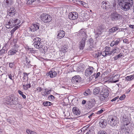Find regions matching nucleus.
<instances>
[{
	"mask_svg": "<svg viewBox=\"0 0 134 134\" xmlns=\"http://www.w3.org/2000/svg\"><path fill=\"white\" fill-rule=\"evenodd\" d=\"M119 4L124 11L129 10L132 7L133 4L132 0H119Z\"/></svg>",
	"mask_w": 134,
	"mask_h": 134,
	"instance_id": "f257e3e1",
	"label": "nucleus"
},
{
	"mask_svg": "<svg viewBox=\"0 0 134 134\" xmlns=\"http://www.w3.org/2000/svg\"><path fill=\"white\" fill-rule=\"evenodd\" d=\"M78 34L80 36V37H83L79 44L80 48L81 49H83L85 46L86 39L87 38V35L83 29L80 30Z\"/></svg>",
	"mask_w": 134,
	"mask_h": 134,
	"instance_id": "f03ea898",
	"label": "nucleus"
},
{
	"mask_svg": "<svg viewBox=\"0 0 134 134\" xmlns=\"http://www.w3.org/2000/svg\"><path fill=\"white\" fill-rule=\"evenodd\" d=\"M34 42L33 44L34 47L37 49H39L43 47L42 42L41 41V39L36 37L33 39Z\"/></svg>",
	"mask_w": 134,
	"mask_h": 134,
	"instance_id": "7ed1b4c3",
	"label": "nucleus"
},
{
	"mask_svg": "<svg viewBox=\"0 0 134 134\" xmlns=\"http://www.w3.org/2000/svg\"><path fill=\"white\" fill-rule=\"evenodd\" d=\"M41 20L44 23H48L50 22L52 20L51 16L46 13H42L40 16Z\"/></svg>",
	"mask_w": 134,
	"mask_h": 134,
	"instance_id": "20e7f679",
	"label": "nucleus"
},
{
	"mask_svg": "<svg viewBox=\"0 0 134 134\" xmlns=\"http://www.w3.org/2000/svg\"><path fill=\"white\" fill-rule=\"evenodd\" d=\"M6 100L7 102L9 103L10 104H16L18 103L16 100V98L13 95H11L5 97Z\"/></svg>",
	"mask_w": 134,
	"mask_h": 134,
	"instance_id": "39448f33",
	"label": "nucleus"
},
{
	"mask_svg": "<svg viewBox=\"0 0 134 134\" xmlns=\"http://www.w3.org/2000/svg\"><path fill=\"white\" fill-rule=\"evenodd\" d=\"M108 122L110 126L113 127H116L118 125L117 123H118L117 122V117L114 116L109 118Z\"/></svg>",
	"mask_w": 134,
	"mask_h": 134,
	"instance_id": "423d86ee",
	"label": "nucleus"
},
{
	"mask_svg": "<svg viewBox=\"0 0 134 134\" xmlns=\"http://www.w3.org/2000/svg\"><path fill=\"white\" fill-rule=\"evenodd\" d=\"M18 53V46L15 44L14 46L8 52V55H12L17 54Z\"/></svg>",
	"mask_w": 134,
	"mask_h": 134,
	"instance_id": "0eeeda50",
	"label": "nucleus"
},
{
	"mask_svg": "<svg viewBox=\"0 0 134 134\" xmlns=\"http://www.w3.org/2000/svg\"><path fill=\"white\" fill-rule=\"evenodd\" d=\"M121 15L116 12L112 13L110 15V18L112 20H116L121 17Z\"/></svg>",
	"mask_w": 134,
	"mask_h": 134,
	"instance_id": "6e6552de",
	"label": "nucleus"
},
{
	"mask_svg": "<svg viewBox=\"0 0 134 134\" xmlns=\"http://www.w3.org/2000/svg\"><path fill=\"white\" fill-rule=\"evenodd\" d=\"M7 15L13 17L15 15L16 10L15 8L12 7L7 8Z\"/></svg>",
	"mask_w": 134,
	"mask_h": 134,
	"instance_id": "1a4fd4ad",
	"label": "nucleus"
},
{
	"mask_svg": "<svg viewBox=\"0 0 134 134\" xmlns=\"http://www.w3.org/2000/svg\"><path fill=\"white\" fill-rule=\"evenodd\" d=\"M78 17V13L76 12H72L69 13L68 14V18L71 20L76 19Z\"/></svg>",
	"mask_w": 134,
	"mask_h": 134,
	"instance_id": "9d476101",
	"label": "nucleus"
},
{
	"mask_svg": "<svg viewBox=\"0 0 134 134\" xmlns=\"http://www.w3.org/2000/svg\"><path fill=\"white\" fill-rule=\"evenodd\" d=\"M94 69L92 66H89L86 70L85 74V75L87 76H89L93 73L94 72Z\"/></svg>",
	"mask_w": 134,
	"mask_h": 134,
	"instance_id": "9b49d317",
	"label": "nucleus"
},
{
	"mask_svg": "<svg viewBox=\"0 0 134 134\" xmlns=\"http://www.w3.org/2000/svg\"><path fill=\"white\" fill-rule=\"evenodd\" d=\"M101 4L102 7L106 10H108L111 8V6L109 3L106 1L102 2Z\"/></svg>",
	"mask_w": 134,
	"mask_h": 134,
	"instance_id": "f8f14e48",
	"label": "nucleus"
},
{
	"mask_svg": "<svg viewBox=\"0 0 134 134\" xmlns=\"http://www.w3.org/2000/svg\"><path fill=\"white\" fill-rule=\"evenodd\" d=\"M81 78L79 75L75 76L73 77L72 79V82L74 84L77 85L80 82Z\"/></svg>",
	"mask_w": 134,
	"mask_h": 134,
	"instance_id": "ddd939ff",
	"label": "nucleus"
},
{
	"mask_svg": "<svg viewBox=\"0 0 134 134\" xmlns=\"http://www.w3.org/2000/svg\"><path fill=\"white\" fill-rule=\"evenodd\" d=\"M39 28V24L38 23L32 24L30 27L31 31L32 32H34L35 31L37 30Z\"/></svg>",
	"mask_w": 134,
	"mask_h": 134,
	"instance_id": "4468645a",
	"label": "nucleus"
},
{
	"mask_svg": "<svg viewBox=\"0 0 134 134\" xmlns=\"http://www.w3.org/2000/svg\"><path fill=\"white\" fill-rule=\"evenodd\" d=\"M12 0H4L3 5L7 8L10 7L12 4Z\"/></svg>",
	"mask_w": 134,
	"mask_h": 134,
	"instance_id": "2eb2a0df",
	"label": "nucleus"
},
{
	"mask_svg": "<svg viewBox=\"0 0 134 134\" xmlns=\"http://www.w3.org/2000/svg\"><path fill=\"white\" fill-rule=\"evenodd\" d=\"M5 26L8 29L12 28L14 27V24L11 20L5 22Z\"/></svg>",
	"mask_w": 134,
	"mask_h": 134,
	"instance_id": "dca6fc26",
	"label": "nucleus"
},
{
	"mask_svg": "<svg viewBox=\"0 0 134 134\" xmlns=\"http://www.w3.org/2000/svg\"><path fill=\"white\" fill-rule=\"evenodd\" d=\"M104 29V27L103 25H100L95 31L96 35H98L99 36V35H100L103 32V30Z\"/></svg>",
	"mask_w": 134,
	"mask_h": 134,
	"instance_id": "f3484780",
	"label": "nucleus"
},
{
	"mask_svg": "<svg viewBox=\"0 0 134 134\" xmlns=\"http://www.w3.org/2000/svg\"><path fill=\"white\" fill-rule=\"evenodd\" d=\"M57 75L56 72L55 71H50L46 74V75L47 76H49L50 77L53 78L55 77Z\"/></svg>",
	"mask_w": 134,
	"mask_h": 134,
	"instance_id": "a211bd4d",
	"label": "nucleus"
},
{
	"mask_svg": "<svg viewBox=\"0 0 134 134\" xmlns=\"http://www.w3.org/2000/svg\"><path fill=\"white\" fill-rule=\"evenodd\" d=\"M58 38L61 39L65 36V32L62 30H59L58 31Z\"/></svg>",
	"mask_w": 134,
	"mask_h": 134,
	"instance_id": "6ab92c4d",
	"label": "nucleus"
},
{
	"mask_svg": "<svg viewBox=\"0 0 134 134\" xmlns=\"http://www.w3.org/2000/svg\"><path fill=\"white\" fill-rule=\"evenodd\" d=\"M99 125L101 128L105 127L107 125V121L104 119L100 120L99 122Z\"/></svg>",
	"mask_w": 134,
	"mask_h": 134,
	"instance_id": "aec40b11",
	"label": "nucleus"
},
{
	"mask_svg": "<svg viewBox=\"0 0 134 134\" xmlns=\"http://www.w3.org/2000/svg\"><path fill=\"white\" fill-rule=\"evenodd\" d=\"M125 125H123L121 127V131L123 134H128L129 130L126 128Z\"/></svg>",
	"mask_w": 134,
	"mask_h": 134,
	"instance_id": "412c9836",
	"label": "nucleus"
},
{
	"mask_svg": "<svg viewBox=\"0 0 134 134\" xmlns=\"http://www.w3.org/2000/svg\"><path fill=\"white\" fill-rule=\"evenodd\" d=\"M51 90H49L47 88H45L44 90H43L41 92V94L43 96H45L47 95H48L50 94L51 92Z\"/></svg>",
	"mask_w": 134,
	"mask_h": 134,
	"instance_id": "4be33fe9",
	"label": "nucleus"
},
{
	"mask_svg": "<svg viewBox=\"0 0 134 134\" xmlns=\"http://www.w3.org/2000/svg\"><path fill=\"white\" fill-rule=\"evenodd\" d=\"M108 92V91L107 89H104L101 91L100 94L105 97H108L109 95Z\"/></svg>",
	"mask_w": 134,
	"mask_h": 134,
	"instance_id": "5701e85b",
	"label": "nucleus"
},
{
	"mask_svg": "<svg viewBox=\"0 0 134 134\" xmlns=\"http://www.w3.org/2000/svg\"><path fill=\"white\" fill-rule=\"evenodd\" d=\"M72 112L73 113L77 115H79L80 113V111L76 107H74L72 108Z\"/></svg>",
	"mask_w": 134,
	"mask_h": 134,
	"instance_id": "b1692460",
	"label": "nucleus"
},
{
	"mask_svg": "<svg viewBox=\"0 0 134 134\" xmlns=\"http://www.w3.org/2000/svg\"><path fill=\"white\" fill-rule=\"evenodd\" d=\"M120 42V40L119 38L115 40L114 41L112 42L110 44V46H113L115 45H117Z\"/></svg>",
	"mask_w": 134,
	"mask_h": 134,
	"instance_id": "393cba45",
	"label": "nucleus"
},
{
	"mask_svg": "<svg viewBox=\"0 0 134 134\" xmlns=\"http://www.w3.org/2000/svg\"><path fill=\"white\" fill-rule=\"evenodd\" d=\"M12 22L14 24V26L19 25L20 23V20L18 19L13 18L12 19Z\"/></svg>",
	"mask_w": 134,
	"mask_h": 134,
	"instance_id": "a878e982",
	"label": "nucleus"
},
{
	"mask_svg": "<svg viewBox=\"0 0 134 134\" xmlns=\"http://www.w3.org/2000/svg\"><path fill=\"white\" fill-rule=\"evenodd\" d=\"M123 125H125V126H127L130 123V120L127 117L125 118L123 117Z\"/></svg>",
	"mask_w": 134,
	"mask_h": 134,
	"instance_id": "bb28decb",
	"label": "nucleus"
},
{
	"mask_svg": "<svg viewBox=\"0 0 134 134\" xmlns=\"http://www.w3.org/2000/svg\"><path fill=\"white\" fill-rule=\"evenodd\" d=\"M100 88L99 87H97L94 89L93 93L94 95H96L98 94L100 92Z\"/></svg>",
	"mask_w": 134,
	"mask_h": 134,
	"instance_id": "cd10ccee",
	"label": "nucleus"
},
{
	"mask_svg": "<svg viewBox=\"0 0 134 134\" xmlns=\"http://www.w3.org/2000/svg\"><path fill=\"white\" fill-rule=\"evenodd\" d=\"M34 2L36 3H40V0H27V4H31Z\"/></svg>",
	"mask_w": 134,
	"mask_h": 134,
	"instance_id": "c85d7f7f",
	"label": "nucleus"
},
{
	"mask_svg": "<svg viewBox=\"0 0 134 134\" xmlns=\"http://www.w3.org/2000/svg\"><path fill=\"white\" fill-rule=\"evenodd\" d=\"M68 48V47L67 46L65 45L63 46L60 49V51L63 53H64L66 52V50Z\"/></svg>",
	"mask_w": 134,
	"mask_h": 134,
	"instance_id": "c756f323",
	"label": "nucleus"
},
{
	"mask_svg": "<svg viewBox=\"0 0 134 134\" xmlns=\"http://www.w3.org/2000/svg\"><path fill=\"white\" fill-rule=\"evenodd\" d=\"M118 29V28L116 27H113L111 29L109 30V34H111V33L114 32L115 31L117 30Z\"/></svg>",
	"mask_w": 134,
	"mask_h": 134,
	"instance_id": "7c9ffc66",
	"label": "nucleus"
},
{
	"mask_svg": "<svg viewBox=\"0 0 134 134\" xmlns=\"http://www.w3.org/2000/svg\"><path fill=\"white\" fill-rule=\"evenodd\" d=\"M125 79L126 80L128 81L134 79V74L132 75L127 76L126 77Z\"/></svg>",
	"mask_w": 134,
	"mask_h": 134,
	"instance_id": "2f4dec72",
	"label": "nucleus"
},
{
	"mask_svg": "<svg viewBox=\"0 0 134 134\" xmlns=\"http://www.w3.org/2000/svg\"><path fill=\"white\" fill-rule=\"evenodd\" d=\"M31 85L29 84H27L25 85H23V89L25 90H27L29 88L31 87Z\"/></svg>",
	"mask_w": 134,
	"mask_h": 134,
	"instance_id": "473e14b6",
	"label": "nucleus"
},
{
	"mask_svg": "<svg viewBox=\"0 0 134 134\" xmlns=\"http://www.w3.org/2000/svg\"><path fill=\"white\" fill-rule=\"evenodd\" d=\"M26 132L28 134H37L36 133L35 131H32L28 129L26 130Z\"/></svg>",
	"mask_w": 134,
	"mask_h": 134,
	"instance_id": "72a5a7b5",
	"label": "nucleus"
},
{
	"mask_svg": "<svg viewBox=\"0 0 134 134\" xmlns=\"http://www.w3.org/2000/svg\"><path fill=\"white\" fill-rule=\"evenodd\" d=\"M101 55V52H97L93 54V56L96 58L100 57Z\"/></svg>",
	"mask_w": 134,
	"mask_h": 134,
	"instance_id": "f704fd0d",
	"label": "nucleus"
},
{
	"mask_svg": "<svg viewBox=\"0 0 134 134\" xmlns=\"http://www.w3.org/2000/svg\"><path fill=\"white\" fill-rule=\"evenodd\" d=\"M43 105L44 106H50L51 105V103L49 102H43Z\"/></svg>",
	"mask_w": 134,
	"mask_h": 134,
	"instance_id": "c9c22d12",
	"label": "nucleus"
},
{
	"mask_svg": "<svg viewBox=\"0 0 134 134\" xmlns=\"http://www.w3.org/2000/svg\"><path fill=\"white\" fill-rule=\"evenodd\" d=\"M90 94V90H88L85 91L83 93V94L84 96H87Z\"/></svg>",
	"mask_w": 134,
	"mask_h": 134,
	"instance_id": "e433bc0d",
	"label": "nucleus"
},
{
	"mask_svg": "<svg viewBox=\"0 0 134 134\" xmlns=\"http://www.w3.org/2000/svg\"><path fill=\"white\" fill-rule=\"evenodd\" d=\"M100 74V72H98L96 74L94 72L93 74V75H92V77H95V79H96L97 78L98 76H99V74Z\"/></svg>",
	"mask_w": 134,
	"mask_h": 134,
	"instance_id": "4c0bfd02",
	"label": "nucleus"
},
{
	"mask_svg": "<svg viewBox=\"0 0 134 134\" xmlns=\"http://www.w3.org/2000/svg\"><path fill=\"white\" fill-rule=\"evenodd\" d=\"M117 49H119V48L118 47H116L115 48L113 49L111 51L112 54L113 53H115L117 52Z\"/></svg>",
	"mask_w": 134,
	"mask_h": 134,
	"instance_id": "58836bf2",
	"label": "nucleus"
},
{
	"mask_svg": "<svg viewBox=\"0 0 134 134\" xmlns=\"http://www.w3.org/2000/svg\"><path fill=\"white\" fill-rule=\"evenodd\" d=\"M107 97H105L100 94V99L101 101H103Z\"/></svg>",
	"mask_w": 134,
	"mask_h": 134,
	"instance_id": "ea45409f",
	"label": "nucleus"
},
{
	"mask_svg": "<svg viewBox=\"0 0 134 134\" xmlns=\"http://www.w3.org/2000/svg\"><path fill=\"white\" fill-rule=\"evenodd\" d=\"M19 93L21 96H22L23 98L24 99H25L26 98V96L24 94L23 92L19 90L18 91Z\"/></svg>",
	"mask_w": 134,
	"mask_h": 134,
	"instance_id": "a19ab883",
	"label": "nucleus"
},
{
	"mask_svg": "<svg viewBox=\"0 0 134 134\" xmlns=\"http://www.w3.org/2000/svg\"><path fill=\"white\" fill-rule=\"evenodd\" d=\"M18 26H16L14 27L12 30L11 31L10 33L11 34H14L15 31L17 29Z\"/></svg>",
	"mask_w": 134,
	"mask_h": 134,
	"instance_id": "79ce46f5",
	"label": "nucleus"
},
{
	"mask_svg": "<svg viewBox=\"0 0 134 134\" xmlns=\"http://www.w3.org/2000/svg\"><path fill=\"white\" fill-rule=\"evenodd\" d=\"M98 134H107V132L103 130H100L98 132Z\"/></svg>",
	"mask_w": 134,
	"mask_h": 134,
	"instance_id": "37998d69",
	"label": "nucleus"
},
{
	"mask_svg": "<svg viewBox=\"0 0 134 134\" xmlns=\"http://www.w3.org/2000/svg\"><path fill=\"white\" fill-rule=\"evenodd\" d=\"M8 76L9 78L11 80H13L14 79V76H12L11 74L8 73Z\"/></svg>",
	"mask_w": 134,
	"mask_h": 134,
	"instance_id": "c03bdc74",
	"label": "nucleus"
},
{
	"mask_svg": "<svg viewBox=\"0 0 134 134\" xmlns=\"http://www.w3.org/2000/svg\"><path fill=\"white\" fill-rule=\"evenodd\" d=\"M15 65L14 63H9V66L11 68H12L14 67Z\"/></svg>",
	"mask_w": 134,
	"mask_h": 134,
	"instance_id": "a18cd8bd",
	"label": "nucleus"
},
{
	"mask_svg": "<svg viewBox=\"0 0 134 134\" xmlns=\"http://www.w3.org/2000/svg\"><path fill=\"white\" fill-rule=\"evenodd\" d=\"M125 97H126V96H125V95L124 94H123L120 97V99L121 100H123L125 98Z\"/></svg>",
	"mask_w": 134,
	"mask_h": 134,
	"instance_id": "49530a36",
	"label": "nucleus"
},
{
	"mask_svg": "<svg viewBox=\"0 0 134 134\" xmlns=\"http://www.w3.org/2000/svg\"><path fill=\"white\" fill-rule=\"evenodd\" d=\"M24 75L23 77V78L24 80H25V79L27 77V74L26 73H24Z\"/></svg>",
	"mask_w": 134,
	"mask_h": 134,
	"instance_id": "de8ad7c7",
	"label": "nucleus"
},
{
	"mask_svg": "<svg viewBox=\"0 0 134 134\" xmlns=\"http://www.w3.org/2000/svg\"><path fill=\"white\" fill-rule=\"evenodd\" d=\"M110 47H106L105 48V51H110Z\"/></svg>",
	"mask_w": 134,
	"mask_h": 134,
	"instance_id": "09e8293b",
	"label": "nucleus"
},
{
	"mask_svg": "<svg viewBox=\"0 0 134 134\" xmlns=\"http://www.w3.org/2000/svg\"><path fill=\"white\" fill-rule=\"evenodd\" d=\"M103 112V110L101 109V110L98 111L97 112V114H100L102 113Z\"/></svg>",
	"mask_w": 134,
	"mask_h": 134,
	"instance_id": "8fccbe9b",
	"label": "nucleus"
},
{
	"mask_svg": "<svg viewBox=\"0 0 134 134\" xmlns=\"http://www.w3.org/2000/svg\"><path fill=\"white\" fill-rule=\"evenodd\" d=\"M37 91H38L39 92H41L42 90H43L42 88L41 87H38L37 88Z\"/></svg>",
	"mask_w": 134,
	"mask_h": 134,
	"instance_id": "3c124183",
	"label": "nucleus"
},
{
	"mask_svg": "<svg viewBox=\"0 0 134 134\" xmlns=\"http://www.w3.org/2000/svg\"><path fill=\"white\" fill-rule=\"evenodd\" d=\"M105 52L106 54V55H110L112 54L111 52V51H105Z\"/></svg>",
	"mask_w": 134,
	"mask_h": 134,
	"instance_id": "603ef678",
	"label": "nucleus"
},
{
	"mask_svg": "<svg viewBox=\"0 0 134 134\" xmlns=\"http://www.w3.org/2000/svg\"><path fill=\"white\" fill-rule=\"evenodd\" d=\"M101 55L102 54L103 56L105 57V56L107 55L105 51H104L102 52H101Z\"/></svg>",
	"mask_w": 134,
	"mask_h": 134,
	"instance_id": "864d4df0",
	"label": "nucleus"
},
{
	"mask_svg": "<svg viewBox=\"0 0 134 134\" xmlns=\"http://www.w3.org/2000/svg\"><path fill=\"white\" fill-rule=\"evenodd\" d=\"M119 98V96H117V97H115V98H114L113 99H112L111 100V101L113 102V101H115L116 100H117V99H118Z\"/></svg>",
	"mask_w": 134,
	"mask_h": 134,
	"instance_id": "5fc2aeb1",
	"label": "nucleus"
},
{
	"mask_svg": "<svg viewBox=\"0 0 134 134\" xmlns=\"http://www.w3.org/2000/svg\"><path fill=\"white\" fill-rule=\"evenodd\" d=\"M26 63H28L29 64L30 62V60H29V59L26 57Z\"/></svg>",
	"mask_w": 134,
	"mask_h": 134,
	"instance_id": "6e6d98bb",
	"label": "nucleus"
},
{
	"mask_svg": "<svg viewBox=\"0 0 134 134\" xmlns=\"http://www.w3.org/2000/svg\"><path fill=\"white\" fill-rule=\"evenodd\" d=\"M48 98L49 99H54V97L52 95H51L50 96L48 97Z\"/></svg>",
	"mask_w": 134,
	"mask_h": 134,
	"instance_id": "4d7b16f0",
	"label": "nucleus"
},
{
	"mask_svg": "<svg viewBox=\"0 0 134 134\" xmlns=\"http://www.w3.org/2000/svg\"><path fill=\"white\" fill-rule=\"evenodd\" d=\"M80 4H81L83 5L84 7H86V5H87L86 4V3H85L83 2H82V1H81V2H80Z\"/></svg>",
	"mask_w": 134,
	"mask_h": 134,
	"instance_id": "13d9d810",
	"label": "nucleus"
},
{
	"mask_svg": "<svg viewBox=\"0 0 134 134\" xmlns=\"http://www.w3.org/2000/svg\"><path fill=\"white\" fill-rule=\"evenodd\" d=\"M123 53H120L119 55H118V56L119 58H121L122 57V56L123 55Z\"/></svg>",
	"mask_w": 134,
	"mask_h": 134,
	"instance_id": "bf43d9fd",
	"label": "nucleus"
},
{
	"mask_svg": "<svg viewBox=\"0 0 134 134\" xmlns=\"http://www.w3.org/2000/svg\"><path fill=\"white\" fill-rule=\"evenodd\" d=\"M27 49L29 51H33V49L31 48H29V47H27Z\"/></svg>",
	"mask_w": 134,
	"mask_h": 134,
	"instance_id": "052dcab7",
	"label": "nucleus"
},
{
	"mask_svg": "<svg viewBox=\"0 0 134 134\" xmlns=\"http://www.w3.org/2000/svg\"><path fill=\"white\" fill-rule=\"evenodd\" d=\"M93 115H94V113H92L91 114H90L89 116H88V117L90 118V119L91 118L92 116Z\"/></svg>",
	"mask_w": 134,
	"mask_h": 134,
	"instance_id": "680f3d73",
	"label": "nucleus"
},
{
	"mask_svg": "<svg viewBox=\"0 0 134 134\" xmlns=\"http://www.w3.org/2000/svg\"><path fill=\"white\" fill-rule=\"evenodd\" d=\"M118 58H119V57L118 56V55H117L114 57V60H116Z\"/></svg>",
	"mask_w": 134,
	"mask_h": 134,
	"instance_id": "e2e57ef3",
	"label": "nucleus"
},
{
	"mask_svg": "<svg viewBox=\"0 0 134 134\" xmlns=\"http://www.w3.org/2000/svg\"><path fill=\"white\" fill-rule=\"evenodd\" d=\"M86 102V101L85 100H83L82 102V104H85Z\"/></svg>",
	"mask_w": 134,
	"mask_h": 134,
	"instance_id": "0e129e2a",
	"label": "nucleus"
},
{
	"mask_svg": "<svg viewBox=\"0 0 134 134\" xmlns=\"http://www.w3.org/2000/svg\"><path fill=\"white\" fill-rule=\"evenodd\" d=\"M130 27L132 29H134V25H130Z\"/></svg>",
	"mask_w": 134,
	"mask_h": 134,
	"instance_id": "69168bd1",
	"label": "nucleus"
},
{
	"mask_svg": "<svg viewBox=\"0 0 134 134\" xmlns=\"http://www.w3.org/2000/svg\"><path fill=\"white\" fill-rule=\"evenodd\" d=\"M119 81V80H115V81H113V82L114 83H115L116 82H118Z\"/></svg>",
	"mask_w": 134,
	"mask_h": 134,
	"instance_id": "338daca9",
	"label": "nucleus"
},
{
	"mask_svg": "<svg viewBox=\"0 0 134 134\" xmlns=\"http://www.w3.org/2000/svg\"><path fill=\"white\" fill-rule=\"evenodd\" d=\"M92 132H91L90 130L88 132V134H92Z\"/></svg>",
	"mask_w": 134,
	"mask_h": 134,
	"instance_id": "774afa93",
	"label": "nucleus"
}]
</instances>
